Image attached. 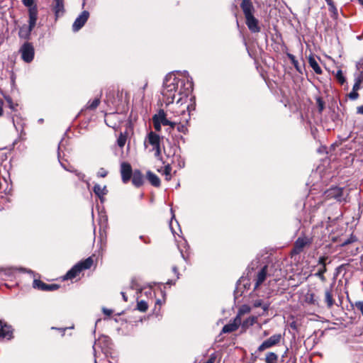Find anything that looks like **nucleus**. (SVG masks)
I'll list each match as a JSON object with an SVG mask.
<instances>
[{"label":"nucleus","instance_id":"nucleus-28","mask_svg":"<svg viewBox=\"0 0 363 363\" xmlns=\"http://www.w3.org/2000/svg\"><path fill=\"white\" fill-rule=\"evenodd\" d=\"M22 3L23 5L28 8V16H30V9H35L36 12V17L38 18V8L35 4H34V0H22Z\"/></svg>","mask_w":363,"mask_h":363},{"label":"nucleus","instance_id":"nucleus-44","mask_svg":"<svg viewBox=\"0 0 363 363\" xmlns=\"http://www.w3.org/2000/svg\"><path fill=\"white\" fill-rule=\"evenodd\" d=\"M357 68L359 71L358 75L360 76L362 79H363V59L357 63Z\"/></svg>","mask_w":363,"mask_h":363},{"label":"nucleus","instance_id":"nucleus-37","mask_svg":"<svg viewBox=\"0 0 363 363\" xmlns=\"http://www.w3.org/2000/svg\"><path fill=\"white\" fill-rule=\"evenodd\" d=\"M100 104V99L96 98L91 101H89L86 104V108L90 110L96 109Z\"/></svg>","mask_w":363,"mask_h":363},{"label":"nucleus","instance_id":"nucleus-16","mask_svg":"<svg viewBox=\"0 0 363 363\" xmlns=\"http://www.w3.org/2000/svg\"><path fill=\"white\" fill-rule=\"evenodd\" d=\"M267 273V266H264L258 272L255 284V289H257L266 279Z\"/></svg>","mask_w":363,"mask_h":363},{"label":"nucleus","instance_id":"nucleus-59","mask_svg":"<svg viewBox=\"0 0 363 363\" xmlns=\"http://www.w3.org/2000/svg\"><path fill=\"white\" fill-rule=\"evenodd\" d=\"M156 303V304H159V305H160V304H161V301H160V299H157V300L156 301V303Z\"/></svg>","mask_w":363,"mask_h":363},{"label":"nucleus","instance_id":"nucleus-27","mask_svg":"<svg viewBox=\"0 0 363 363\" xmlns=\"http://www.w3.org/2000/svg\"><path fill=\"white\" fill-rule=\"evenodd\" d=\"M77 264L79 265V268L81 269V271H82L83 269H90L93 264V259L90 257L86 258L85 260L77 263Z\"/></svg>","mask_w":363,"mask_h":363},{"label":"nucleus","instance_id":"nucleus-52","mask_svg":"<svg viewBox=\"0 0 363 363\" xmlns=\"http://www.w3.org/2000/svg\"><path fill=\"white\" fill-rule=\"evenodd\" d=\"M103 312L104 314L110 315L112 313V310L104 308Z\"/></svg>","mask_w":363,"mask_h":363},{"label":"nucleus","instance_id":"nucleus-57","mask_svg":"<svg viewBox=\"0 0 363 363\" xmlns=\"http://www.w3.org/2000/svg\"><path fill=\"white\" fill-rule=\"evenodd\" d=\"M52 329H57L56 328H54V327H52ZM58 330H62L63 331H65V330L67 329V328H63V329H61V328H57Z\"/></svg>","mask_w":363,"mask_h":363},{"label":"nucleus","instance_id":"nucleus-50","mask_svg":"<svg viewBox=\"0 0 363 363\" xmlns=\"http://www.w3.org/2000/svg\"><path fill=\"white\" fill-rule=\"evenodd\" d=\"M154 128L157 131L161 130L162 124H160L157 121H152Z\"/></svg>","mask_w":363,"mask_h":363},{"label":"nucleus","instance_id":"nucleus-53","mask_svg":"<svg viewBox=\"0 0 363 363\" xmlns=\"http://www.w3.org/2000/svg\"><path fill=\"white\" fill-rule=\"evenodd\" d=\"M357 113L363 115V106H359L357 108Z\"/></svg>","mask_w":363,"mask_h":363},{"label":"nucleus","instance_id":"nucleus-18","mask_svg":"<svg viewBox=\"0 0 363 363\" xmlns=\"http://www.w3.org/2000/svg\"><path fill=\"white\" fill-rule=\"evenodd\" d=\"M252 305L253 308H261L263 311L262 314H264L268 311L270 303L268 301H264L262 299L257 298L252 301Z\"/></svg>","mask_w":363,"mask_h":363},{"label":"nucleus","instance_id":"nucleus-40","mask_svg":"<svg viewBox=\"0 0 363 363\" xmlns=\"http://www.w3.org/2000/svg\"><path fill=\"white\" fill-rule=\"evenodd\" d=\"M126 135L121 133L120 135L117 139V144L120 147H123L126 143Z\"/></svg>","mask_w":363,"mask_h":363},{"label":"nucleus","instance_id":"nucleus-42","mask_svg":"<svg viewBox=\"0 0 363 363\" xmlns=\"http://www.w3.org/2000/svg\"><path fill=\"white\" fill-rule=\"evenodd\" d=\"M61 165L62 167L67 171H69V172H74L75 173V174L77 176V177L79 178V179L80 180H84V177H85V175L82 173V172H79L77 170H74L72 169H67L63 164L61 163Z\"/></svg>","mask_w":363,"mask_h":363},{"label":"nucleus","instance_id":"nucleus-6","mask_svg":"<svg viewBox=\"0 0 363 363\" xmlns=\"http://www.w3.org/2000/svg\"><path fill=\"white\" fill-rule=\"evenodd\" d=\"M312 243V239L308 237H299L295 242L292 253L298 255L304 248L309 247Z\"/></svg>","mask_w":363,"mask_h":363},{"label":"nucleus","instance_id":"nucleus-14","mask_svg":"<svg viewBox=\"0 0 363 363\" xmlns=\"http://www.w3.org/2000/svg\"><path fill=\"white\" fill-rule=\"evenodd\" d=\"M240 7L243 11L245 17L253 16L255 9L250 0H242Z\"/></svg>","mask_w":363,"mask_h":363},{"label":"nucleus","instance_id":"nucleus-61","mask_svg":"<svg viewBox=\"0 0 363 363\" xmlns=\"http://www.w3.org/2000/svg\"><path fill=\"white\" fill-rule=\"evenodd\" d=\"M359 2L362 5H363V0H359Z\"/></svg>","mask_w":363,"mask_h":363},{"label":"nucleus","instance_id":"nucleus-63","mask_svg":"<svg viewBox=\"0 0 363 363\" xmlns=\"http://www.w3.org/2000/svg\"><path fill=\"white\" fill-rule=\"evenodd\" d=\"M27 272H29V273L33 274V272H32V271H30V270H28V271H27Z\"/></svg>","mask_w":363,"mask_h":363},{"label":"nucleus","instance_id":"nucleus-49","mask_svg":"<svg viewBox=\"0 0 363 363\" xmlns=\"http://www.w3.org/2000/svg\"><path fill=\"white\" fill-rule=\"evenodd\" d=\"M327 259L326 257H320L318 259V264L322 266H326L325 261Z\"/></svg>","mask_w":363,"mask_h":363},{"label":"nucleus","instance_id":"nucleus-23","mask_svg":"<svg viewBox=\"0 0 363 363\" xmlns=\"http://www.w3.org/2000/svg\"><path fill=\"white\" fill-rule=\"evenodd\" d=\"M308 64L317 74H322V69H321L320 67L319 66L317 60H315V58L313 56H312V55L309 56Z\"/></svg>","mask_w":363,"mask_h":363},{"label":"nucleus","instance_id":"nucleus-9","mask_svg":"<svg viewBox=\"0 0 363 363\" xmlns=\"http://www.w3.org/2000/svg\"><path fill=\"white\" fill-rule=\"evenodd\" d=\"M33 287L40 291H52L58 289L60 286L55 284H46L40 279H34Z\"/></svg>","mask_w":363,"mask_h":363},{"label":"nucleus","instance_id":"nucleus-55","mask_svg":"<svg viewBox=\"0 0 363 363\" xmlns=\"http://www.w3.org/2000/svg\"><path fill=\"white\" fill-rule=\"evenodd\" d=\"M121 295L123 296V299L125 301H128V297L126 296L124 292H121Z\"/></svg>","mask_w":363,"mask_h":363},{"label":"nucleus","instance_id":"nucleus-25","mask_svg":"<svg viewBox=\"0 0 363 363\" xmlns=\"http://www.w3.org/2000/svg\"><path fill=\"white\" fill-rule=\"evenodd\" d=\"M325 302L328 308H331L334 305V299L332 294V286L325 291Z\"/></svg>","mask_w":363,"mask_h":363},{"label":"nucleus","instance_id":"nucleus-24","mask_svg":"<svg viewBox=\"0 0 363 363\" xmlns=\"http://www.w3.org/2000/svg\"><path fill=\"white\" fill-rule=\"evenodd\" d=\"M147 179L152 186L156 187L160 186V178L155 174L152 173L151 171L147 172Z\"/></svg>","mask_w":363,"mask_h":363},{"label":"nucleus","instance_id":"nucleus-33","mask_svg":"<svg viewBox=\"0 0 363 363\" xmlns=\"http://www.w3.org/2000/svg\"><path fill=\"white\" fill-rule=\"evenodd\" d=\"M158 171L162 172V174L165 176L166 180L169 181L171 179L172 167L169 164L166 165L163 170Z\"/></svg>","mask_w":363,"mask_h":363},{"label":"nucleus","instance_id":"nucleus-7","mask_svg":"<svg viewBox=\"0 0 363 363\" xmlns=\"http://www.w3.org/2000/svg\"><path fill=\"white\" fill-rule=\"evenodd\" d=\"M22 60L29 63L33 61L34 58V48L30 43H25L20 49Z\"/></svg>","mask_w":363,"mask_h":363},{"label":"nucleus","instance_id":"nucleus-13","mask_svg":"<svg viewBox=\"0 0 363 363\" xmlns=\"http://www.w3.org/2000/svg\"><path fill=\"white\" fill-rule=\"evenodd\" d=\"M240 325H241V318L240 317H235L233 322L223 326L222 332L223 333H228L235 331Z\"/></svg>","mask_w":363,"mask_h":363},{"label":"nucleus","instance_id":"nucleus-12","mask_svg":"<svg viewBox=\"0 0 363 363\" xmlns=\"http://www.w3.org/2000/svg\"><path fill=\"white\" fill-rule=\"evenodd\" d=\"M13 337V332L9 325L0 320V339L11 340Z\"/></svg>","mask_w":363,"mask_h":363},{"label":"nucleus","instance_id":"nucleus-62","mask_svg":"<svg viewBox=\"0 0 363 363\" xmlns=\"http://www.w3.org/2000/svg\"><path fill=\"white\" fill-rule=\"evenodd\" d=\"M181 253H182V257L184 259H185V257H184V254H183L182 252H181Z\"/></svg>","mask_w":363,"mask_h":363},{"label":"nucleus","instance_id":"nucleus-38","mask_svg":"<svg viewBox=\"0 0 363 363\" xmlns=\"http://www.w3.org/2000/svg\"><path fill=\"white\" fill-rule=\"evenodd\" d=\"M136 308L140 312H145L148 308V304L143 300L138 301Z\"/></svg>","mask_w":363,"mask_h":363},{"label":"nucleus","instance_id":"nucleus-35","mask_svg":"<svg viewBox=\"0 0 363 363\" xmlns=\"http://www.w3.org/2000/svg\"><path fill=\"white\" fill-rule=\"evenodd\" d=\"M251 311V308L248 305H242L238 310V314L236 317H240L241 318V316L244 314L248 313Z\"/></svg>","mask_w":363,"mask_h":363},{"label":"nucleus","instance_id":"nucleus-19","mask_svg":"<svg viewBox=\"0 0 363 363\" xmlns=\"http://www.w3.org/2000/svg\"><path fill=\"white\" fill-rule=\"evenodd\" d=\"M53 11L56 18L63 15L64 9V0H53Z\"/></svg>","mask_w":363,"mask_h":363},{"label":"nucleus","instance_id":"nucleus-34","mask_svg":"<svg viewBox=\"0 0 363 363\" xmlns=\"http://www.w3.org/2000/svg\"><path fill=\"white\" fill-rule=\"evenodd\" d=\"M327 271L326 266H322L319 268L318 272L315 274V276L318 277L322 281H325V277L324 276V273Z\"/></svg>","mask_w":363,"mask_h":363},{"label":"nucleus","instance_id":"nucleus-1","mask_svg":"<svg viewBox=\"0 0 363 363\" xmlns=\"http://www.w3.org/2000/svg\"><path fill=\"white\" fill-rule=\"evenodd\" d=\"M193 89L191 78L181 79L174 73L167 74L164 80L162 94L167 106L179 104V108L190 105L189 95Z\"/></svg>","mask_w":363,"mask_h":363},{"label":"nucleus","instance_id":"nucleus-4","mask_svg":"<svg viewBox=\"0 0 363 363\" xmlns=\"http://www.w3.org/2000/svg\"><path fill=\"white\" fill-rule=\"evenodd\" d=\"M160 143V136L153 131H150L144 140L145 147L147 148V145H150L152 147L150 151L155 152V157L158 160H162Z\"/></svg>","mask_w":363,"mask_h":363},{"label":"nucleus","instance_id":"nucleus-45","mask_svg":"<svg viewBox=\"0 0 363 363\" xmlns=\"http://www.w3.org/2000/svg\"><path fill=\"white\" fill-rule=\"evenodd\" d=\"M348 97L350 99L354 101L358 99L359 94L357 91L352 90V91L348 94Z\"/></svg>","mask_w":363,"mask_h":363},{"label":"nucleus","instance_id":"nucleus-11","mask_svg":"<svg viewBox=\"0 0 363 363\" xmlns=\"http://www.w3.org/2000/svg\"><path fill=\"white\" fill-rule=\"evenodd\" d=\"M121 174L123 183H127L133 174L131 165L128 162H123L121 164Z\"/></svg>","mask_w":363,"mask_h":363},{"label":"nucleus","instance_id":"nucleus-32","mask_svg":"<svg viewBox=\"0 0 363 363\" xmlns=\"http://www.w3.org/2000/svg\"><path fill=\"white\" fill-rule=\"evenodd\" d=\"M287 57L291 60L292 65L294 66V67L296 69V71H298L299 73H301V68L299 66L298 62L296 60L295 56L294 55L291 54V53H288L287 54Z\"/></svg>","mask_w":363,"mask_h":363},{"label":"nucleus","instance_id":"nucleus-41","mask_svg":"<svg viewBox=\"0 0 363 363\" xmlns=\"http://www.w3.org/2000/svg\"><path fill=\"white\" fill-rule=\"evenodd\" d=\"M335 77L340 84H344L346 82V79L343 75L342 70H337Z\"/></svg>","mask_w":363,"mask_h":363},{"label":"nucleus","instance_id":"nucleus-54","mask_svg":"<svg viewBox=\"0 0 363 363\" xmlns=\"http://www.w3.org/2000/svg\"><path fill=\"white\" fill-rule=\"evenodd\" d=\"M140 238L141 240H143L144 241V242L145 243H149L150 242V239L149 238H147V239H145L143 236H140Z\"/></svg>","mask_w":363,"mask_h":363},{"label":"nucleus","instance_id":"nucleus-56","mask_svg":"<svg viewBox=\"0 0 363 363\" xmlns=\"http://www.w3.org/2000/svg\"><path fill=\"white\" fill-rule=\"evenodd\" d=\"M2 113H3L2 106H1V104H0V116L2 115Z\"/></svg>","mask_w":363,"mask_h":363},{"label":"nucleus","instance_id":"nucleus-58","mask_svg":"<svg viewBox=\"0 0 363 363\" xmlns=\"http://www.w3.org/2000/svg\"><path fill=\"white\" fill-rule=\"evenodd\" d=\"M269 335V332L265 330L264 331V336H267Z\"/></svg>","mask_w":363,"mask_h":363},{"label":"nucleus","instance_id":"nucleus-48","mask_svg":"<svg viewBox=\"0 0 363 363\" xmlns=\"http://www.w3.org/2000/svg\"><path fill=\"white\" fill-rule=\"evenodd\" d=\"M354 306L357 308V309H358L363 315V301H356Z\"/></svg>","mask_w":363,"mask_h":363},{"label":"nucleus","instance_id":"nucleus-51","mask_svg":"<svg viewBox=\"0 0 363 363\" xmlns=\"http://www.w3.org/2000/svg\"><path fill=\"white\" fill-rule=\"evenodd\" d=\"M145 294L147 296H150L152 297L153 295H154V292L152 291V290L151 289H149L148 290L145 291Z\"/></svg>","mask_w":363,"mask_h":363},{"label":"nucleus","instance_id":"nucleus-47","mask_svg":"<svg viewBox=\"0 0 363 363\" xmlns=\"http://www.w3.org/2000/svg\"><path fill=\"white\" fill-rule=\"evenodd\" d=\"M316 103L319 109V111H322L324 108V102L321 98L318 97L316 99Z\"/></svg>","mask_w":363,"mask_h":363},{"label":"nucleus","instance_id":"nucleus-15","mask_svg":"<svg viewBox=\"0 0 363 363\" xmlns=\"http://www.w3.org/2000/svg\"><path fill=\"white\" fill-rule=\"evenodd\" d=\"M246 24L249 30L252 33H258L260 30V28L258 26V21L254 17V16L245 17Z\"/></svg>","mask_w":363,"mask_h":363},{"label":"nucleus","instance_id":"nucleus-31","mask_svg":"<svg viewBox=\"0 0 363 363\" xmlns=\"http://www.w3.org/2000/svg\"><path fill=\"white\" fill-rule=\"evenodd\" d=\"M278 356L274 352H268L266 355V363H277Z\"/></svg>","mask_w":363,"mask_h":363},{"label":"nucleus","instance_id":"nucleus-8","mask_svg":"<svg viewBox=\"0 0 363 363\" xmlns=\"http://www.w3.org/2000/svg\"><path fill=\"white\" fill-rule=\"evenodd\" d=\"M281 339V334H274L264 340L258 347V351L262 352L277 345Z\"/></svg>","mask_w":363,"mask_h":363},{"label":"nucleus","instance_id":"nucleus-26","mask_svg":"<svg viewBox=\"0 0 363 363\" xmlns=\"http://www.w3.org/2000/svg\"><path fill=\"white\" fill-rule=\"evenodd\" d=\"M15 269L13 268L0 269V279H4L6 277H12Z\"/></svg>","mask_w":363,"mask_h":363},{"label":"nucleus","instance_id":"nucleus-20","mask_svg":"<svg viewBox=\"0 0 363 363\" xmlns=\"http://www.w3.org/2000/svg\"><path fill=\"white\" fill-rule=\"evenodd\" d=\"M328 196H330L332 197H334L337 201H341L344 199L343 198V189L340 187H334L331 188L328 191Z\"/></svg>","mask_w":363,"mask_h":363},{"label":"nucleus","instance_id":"nucleus-10","mask_svg":"<svg viewBox=\"0 0 363 363\" xmlns=\"http://www.w3.org/2000/svg\"><path fill=\"white\" fill-rule=\"evenodd\" d=\"M89 17V13L86 11H84L82 13L75 19L72 25V30L74 32L79 30L86 23Z\"/></svg>","mask_w":363,"mask_h":363},{"label":"nucleus","instance_id":"nucleus-17","mask_svg":"<svg viewBox=\"0 0 363 363\" xmlns=\"http://www.w3.org/2000/svg\"><path fill=\"white\" fill-rule=\"evenodd\" d=\"M93 191L94 194L99 198L101 202L104 201V196L108 194V189L106 186H101L99 184H96L94 186Z\"/></svg>","mask_w":363,"mask_h":363},{"label":"nucleus","instance_id":"nucleus-21","mask_svg":"<svg viewBox=\"0 0 363 363\" xmlns=\"http://www.w3.org/2000/svg\"><path fill=\"white\" fill-rule=\"evenodd\" d=\"M132 182L137 187L143 184V175L140 170H135L133 173Z\"/></svg>","mask_w":363,"mask_h":363},{"label":"nucleus","instance_id":"nucleus-60","mask_svg":"<svg viewBox=\"0 0 363 363\" xmlns=\"http://www.w3.org/2000/svg\"><path fill=\"white\" fill-rule=\"evenodd\" d=\"M173 271L174 272V273H177V269L176 267H173Z\"/></svg>","mask_w":363,"mask_h":363},{"label":"nucleus","instance_id":"nucleus-39","mask_svg":"<svg viewBox=\"0 0 363 363\" xmlns=\"http://www.w3.org/2000/svg\"><path fill=\"white\" fill-rule=\"evenodd\" d=\"M362 83H363V79L357 74L354 79V84L353 85L352 90L358 91L361 88Z\"/></svg>","mask_w":363,"mask_h":363},{"label":"nucleus","instance_id":"nucleus-22","mask_svg":"<svg viewBox=\"0 0 363 363\" xmlns=\"http://www.w3.org/2000/svg\"><path fill=\"white\" fill-rule=\"evenodd\" d=\"M81 272L79 265L77 264L67 272L64 277V279H72L75 278Z\"/></svg>","mask_w":363,"mask_h":363},{"label":"nucleus","instance_id":"nucleus-29","mask_svg":"<svg viewBox=\"0 0 363 363\" xmlns=\"http://www.w3.org/2000/svg\"><path fill=\"white\" fill-rule=\"evenodd\" d=\"M256 320H257L256 317H254V316L249 317L245 320H244L242 323L241 322L242 328H244L245 330L247 329L250 326L252 325L255 323Z\"/></svg>","mask_w":363,"mask_h":363},{"label":"nucleus","instance_id":"nucleus-3","mask_svg":"<svg viewBox=\"0 0 363 363\" xmlns=\"http://www.w3.org/2000/svg\"><path fill=\"white\" fill-rule=\"evenodd\" d=\"M171 110L172 106L167 111L160 109L157 113L153 116L152 121H157L162 125H169V130L174 129L181 120L174 119V114H172Z\"/></svg>","mask_w":363,"mask_h":363},{"label":"nucleus","instance_id":"nucleus-2","mask_svg":"<svg viewBox=\"0 0 363 363\" xmlns=\"http://www.w3.org/2000/svg\"><path fill=\"white\" fill-rule=\"evenodd\" d=\"M176 120H181L175 127L179 132L186 134L188 132L187 123L190 120V105H184L179 108V104H174L171 110Z\"/></svg>","mask_w":363,"mask_h":363},{"label":"nucleus","instance_id":"nucleus-5","mask_svg":"<svg viewBox=\"0 0 363 363\" xmlns=\"http://www.w3.org/2000/svg\"><path fill=\"white\" fill-rule=\"evenodd\" d=\"M28 26H23L19 30V36L23 38H28L30 35L31 31L35 28L38 18L36 17L35 9H30V16Z\"/></svg>","mask_w":363,"mask_h":363},{"label":"nucleus","instance_id":"nucleus-64","mask_svg":"<svg viewBox=\"0 0 363 363\" xmlns=\"http://www.w3.org/2000/svg\"><path fill=\"white\" fill-rule=\"evenodd\" d=\"M184 74H188V73L186 72V71H184Z\"/></svg>","mask_w":363,"mask_h":363},{"label":"nucleus","instance_id":"nucleus-43","mask_svg":"<svg viewBox=\"0 0 363 363\" xmlns=\"http://www.w3.org/2000/svg\"><path fill=\"white\" fill-rule=\"evenodd\" d=\"M357 241V238L354 235H351L349 238L346 239L341 244L342 246H345Z\"/></svg>","mask_w":363,"mask_h":363},{"label":"nucleus","instance_id":"nucleus-46","mask_svg":"<svg viewBox=\"0 0 363 363\" xmlns=\"http://www.w3.org/2000/svg\"><path fill=\"white\" fill-rule=\"evenodd\" d=\"M108 174V171L104 168H100L97 172V177H105Z\"/></svg>","mask_w":363,"mask_h":363},{"label":"nucleus","instance_id":"nucleus-30","mask_svg":"<svg viewBox=\"0 0 363 363\" xmlns=\"http://www.w3.org/2000/svg\"><path fill=\"white\" fill-rule=\"evenodd\" d=\"M305 301L306 303L310 304H318L315 296L313 293L308 292L305 296Z\"/></svg>","mask_w":363,"mask_h":363},{"label":"nucleus","instance_id":"nucleus-36","mask_svg":"<svg viewBox=\"0 0 363 363\" xmlns=\"http://www.w3.org/2000/svg\"><path fill=\"white\" fill-rule=\"evenodd\" d=\"M329 7V11L334 15L337 16V9L335 5L333 0H325Z\"/></svg>","mask_w":363,"mask_h":363}]
</instances>
